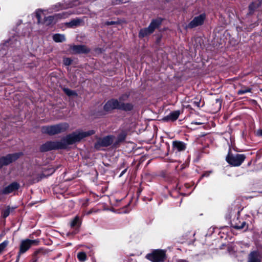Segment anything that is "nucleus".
Wrapping results in <instances>:
<instances>
[{"mask_svg":"<svg viewBox=\"0 0 262 262\" xmlns=\"http://www.w3.org/2000/svg\"><path fill=\"white\" fill-rule=\"evenodd\" d=\"M70 14H68L66 13H63L54 16H50L45 18V23L47 25H50L53 23H55L59 18H66Z\"/></svg>","mask_w":262,"mask_h":262,"instance_id":"9","label":"nucleus"},{"mask_svg":"<svg viewBox=\"0 0 262 262\" xmlns=\"http://www.w3.org/2000/svg\"><path fill=\"white\" fill-rule=\"evenodd\" d=\"M205 15L202 14L199 16L195 17L188 25V28H193L202 25L205 19Z\"/></svg>","mask_w":262,"mask_h":262,"instance_id":"8","label":"nucleus"},{"mask_svg":"<svg viewBox=\"0 0 262 262\" xmlns=\"http://www.w3.org/2000/svg\"><path fill=\"white\" fill-rule=\"evenodd\" d=\"M161 22L162 20L161 19L152 20L148 26L149 29L153 32L161 25Z\"/></svg>","mask_w":262,"mask_h":262,"instance_id":"17","label":"nucleus"},{"mask_svg":"<svg viewBox=\"0 0 262 262\" xmlns=\"http://www.w3.org/2000/svg\"><path fill=\"white\" fill-rule=\"evenodd\" d=\"M113 142V140L111 137L107 136L102 139H99L97 142L95 144V147L99 148L100 147H106L111 145Z\"/></svg>","mask_w":262,"mask_h":262,"instance_id":"10","label":"nucleus"},{"mask_svg":"<svg viewBox=\"0 0 262 262\" xmlns=\"http://www.w3.org/2000/svg\"><path fill=\"white\" fill-rule=\"evenodd\" d=\"M126 169H125L124 170H123L121 172V174L120 175V177H121L122 175H123L125 173V172H126Z\"/></svg>","mask_w":262,"mask_h":262,"instance_id":"34","label":"nucleus"},{"mask_svg":"<svg viewBox=\"0 0 262 262\" xmlns=\"http://www.w3.org/2000/svg\"><path fill=\"white\" fill-rule=\"evenodd\" d=\"M246 225L247 224L245 222H243L240 225H236L234 226V227L237 229H243L245 227H246V228L247 229L248 227L246 226Z\"/></svg>","mask_w":262,"mask_h":262,"instance_id":"23","label":"nucleus"},{"mask_svg":"<svg viewBox=\"0 0 262 262\" xmlns=\"http://www.w3.org/2000/svg\"><path fill=\"white\" fill-rule=\"evenodd\" d=\"M146 258L152 262H163L166 258L165 252L162 250H155L147 254Z\"/></svg>","mask_w":262,"mask_h":262,"instance_id":"4","label":"nucleus"},{"mask_svg":"<svg viewBox=\"0 0 262 262\" xmlns=\"http://www.w3.org/2000/svg\"><path fill=\"white\" fill-rule=\"evenodd\" d=\"M20 187L19 184L17 182H13L8 186L5 187L2 191L3 194H7L17 190Z\"/></svg>","mask_w":262,"mask_h":262,"instance_id":"12","label":"nucleus"},{"mask_svg":"<svg viewBox=\"0 0 262 262\" xmlns=\"http://www.w3.org/2000/svg\"><path fill=\"white\" fill-rule=\"evenodd\" d=\"M42 14V12L41 11H37L36 13V16L38 19V22L40 23L41 21V15Z\"/></svg>","mask_w":262,"mask_h":262,"instance_id":"29","label":"nucleus"},{"mask_svg":"<svg viewBox=\"0 0 262 262\" xmlns=\"http://www.w3.org/2000/svg\"><path fill=\"white\" fill-rule=\"evenodd\" d=\"M193 103L194 106H196L197 107H200V101H193Z\"/></svg>","mask_w":262,"mask_h":262,"instance_id":"32","label":"nucleus"},{"mask_svg":"<svg viewBox=\"0 0 262 262\" xmlns=\"http://www.w3.org/2000/svg\"><path fill=\"white\" fill-rule=\"evenodd\" d=\"M83 24V20L79 18H76L71 20L70 22L67 23L66 25L70 28H74L80 26Z\"/></svg>","mask_w":262,"mask_h":262,"instance_id":"16","label":"nucleus"},{"mask_svg":"<svg viewBox=\"0 0 262 262\" xmlns=\"http://www.w3.org/2000/svg\"><path fill=\"white\" fill-rule=\"evenodd\" d=\"M63 90L64 93L69 96L77 95V94L75 91L71 90L69 89H64Z\"/></svg>","mask_w":262,"mask_h":262,"instance_id":"22","label":"nucleus"},{"mask_svg":"<svg viewBox=\"0 0 262 262\" xmlns=\"http://www.w3.org/2000/svg\"><path fill=\"white\" fill-rule=\"evenodd\" d=\"M95 133L93 130L88 131L76 130L72 134L67 135L61 141L47 142L41 146L42 151H49L53 149H64L69 145L79 142L84 138L93 135Z\"/></svg>","mask_w":262,"mask_h":262,"instance_id":"1","label":"nucleus"},{"mask_svg":"<svg viewBox=\"0 0 262 262\" xmlns=\"http://www.w3.org/2000/svg\"><path fill=\"white\" fill-rule=\"evenodd\" d=\"M172 148L174 151L181 152L184 151L186 148V144L180 141H174L172 143Z\"/></svg>","mask_w":262,"mask_h":262,"instance_id":"13","label":"nucleus"},{"mask_svg":"<svg viewBox=\"0 0 262 262\" xmlns=\"http://www.w3.org/2000/svg\"><path fill=\"white\" fill-rule=\"evenodd\" d=\"M180 114V113L179 111H173L163 118V120L165 121H174L178 118Z\"/></svg>","mask_w":262,"mask_h":262,"instance_id":"15","label":"nucleus"},{"mask_svg":"<svg viewBox=\"0 0 262 262\" xmlns=\"http://www.w3.org/2000/svg\"><path fill=\"white\" fill-rule=\"evenodd\" d=\"M152 32L151 31V30L149 29V27L143 28L140 30L139 33V37H144L147 35H149V34H151Z\"/></svg>","mask_w":262,"mask_h":262,"instance_id":"18","label":"nucleus"},{"mask_svg":"<svg viewBox=\"0 0 262 262\" xmlns=\"http://www.w3.org/2000/svg\"><path fill=\"white\" fill-rule=\"evenodd\" d=\"M251 89L249 88L244 87L242 88L241 90H238L237 92V94L238 95H243L248 92H251Z\"/></svg>","mask_w":262,"mask_h":262,"instance_id":"21","label":"nucleus"},{"mask_svg":"<svg viewBox=\"0 0 262 262\" xmlns=\"http://www.w3.org/2000/svg\"><path fill=\"white\" fill-rule=\"evenodd\" d=\"M245 158L246 156L244 154L228 155L226 157V161L229 164L233 166H239L244 162Z\"/></svg>","mask_w":262,"mask_h":262,"instance_id":"5","label":"nucleus"},{"mask_svg":"<svg viewBox=\"0 0 262 262\" xmlns=\"http://www.w3.org/2000/svg\"><path fill=\"white\" fill-rule=\"evenodd\" d=\"M129 97V95L127 94H125L121 96L119 99L118 100L119 102H124V101H126Z\"/></svg>","mask_w":262,"mask_h":262,"instance_id":"27","label":"nucleus"},{"mask_svg":"<svg viewBox=\"0 0 262 262\" xmlns=\"http://www.w3.org/2000/svg\"><path fill=\"white\" fill-rule=\"evenodd\" d=\"M69 127L67 123H61L54 125L44 126L41 127L42 133L54 135L66 131Z\"/></svg>","mask_w":262,"mask_h":262,"instance_id":"3","label":"nucleus"},{"mask_svg":"<svg viewBox=\"0 0 262 262\" xmlns=\"http://www.w3.org/2000/svg\"><path fill=\"white\" fill-rule=\"evenodd\" d=\"M257 7V4H255L253 3L251 4L249 6L250 13H252L254 10V9H256Z\"/></svg>","mask_w":262,"mask_h":262,"instance_id":"28","label":"nucleus"},{"mask_svg":"<svg viewBox=\"0 0 262 262\" xmlns=\"http://www.w3.org/2000/svg\"><path fill=\"white\" fill-rule=\"evenodd\" d=\"M103 108L106 112H110L114 109L130 111L133 109V105L129 103H125L122 102H119L118 99H112L105 103Z\"/></svg>","mask_w":262,"mask_h":262,"instance_id":"2","label":"nucleus"},{"mask_svg":"<svg viewBox=\"0 0 262 262\" xmlns=\"http://www.w3.org/2000/svg\"><path fill=\"white\" fill-rule=\"evenodd\" d=\"M39 241L38 239H26L21 241L20 247L19 255H18L17 259H19V255L26 252L32 245H38L39 244Z\"/></svg>","mask_w":262,"mask_h":262,"instance_id":"6","label":"nucleus"},{"mask_svg":"<svg viewBox=\"0 0 262 262\" xmlns=\"http://www.w3.org/2000/svg\"><path fill=\"white\" fill-rule=\"evenodd\" d=\"M128 1H129V0H115L114 3V4L117 5L119 4L126 3Z\"/></svg>","mask_w":262,"mask_h":262,"instance_id":"31","label":"nucleus"},{"mask_svg":"<svg viewBox=\"0 0 262 262\" xmlns=\"http://www.w3.org/2000/svg\"><path fill=\"white\" fill-rule=\"evenodd\" d=\"M12 211V209H11L10 207H8L6 209L3 211V215L4 217H7L9 214L10 211Z\"/></svg>","mask_w":262,"mask_h":262,"instance_id":"25","label":"nucleus"},{"mask_svg":"<svg viewBox=\"0 0 262 262\" xmlns=\"http://www.w3.org/2000/svg\"><path fill=\"white\" fill-rule=\"evenodd\" d=\"M21 154L15 153L13 154H9L5 157H3L0 158V168L4 165H7L12 163L13 161L17 159Z\"/></svg>","mask_w":262,"mask_h":262,"instance_id":"7","label":"nucleus"},{"mask_svg":"<svg viewBox=\"0 0 262 262\" xmlns=\"http://www.w3.org/2000/svg\"><path fill=\"white\" fill-rule=\"evenodd\" d=\"M63 62L66 66H69L71 64L72 60L69 58H66L63 59Z\"/></svg>","mask_w":262,"mask_h":262,"instance_id":"30","label":"nucleus"},{"mask_svg":"<svg viewBox=\"0 0 262 262\" xmlns=\"http://www.w3.org/2000/svg\"><path fill=\"white\" fill-rule=\"evenodd\" d=\"M262 256L258 251H251L248 255L247 262H261Z\"/></svg>","mask_w":262,"mask_h":262,"instance_id":"11","label":"nucleus"},{"mask_svg":"<svg viewBox=\"0 0 262 262\" xmlns=\"http://www.w3.org/2000/svg\"><path fill=\"white\" fill-rule=\"evenodd\" d=\"M192 124H196V125H200V124H202V123H200V122H192Z\"/></svg>","mask_w":262,"mask_h":262,"instance_id":"35","label":"nucleus"},{"mask_svg":"<svg viewBox=\"0 0 262 262\" xmlns=\"http://www.w3.org/2000/svg\"><path fill=\"white\" fill-rule=\"evenodd\" d=\"M177 262H187V261H186L185 260H183V259H179L177 260Z\"/></svg>","mask_w":262,"mask_h":262,"instance_id":"36","label":"nucleus"},{"mask_svg":"<svg viewBox=\"0 0 262 262\" xmlns=\"http://www.w3.org/2000/svg\"><path fill=\"white\" fill-rule=\"evenodd\" d=\"M74 53H85L89 52V49L84 45H74L71 47Z\"/></svg>","mask_w":262,"mask_h":262,"instance_id":"14","label":"nucleus"},{"mask_svg":"<svg viewBox=\"0 0 262 262\" xmlns=\"http://www.w3.org/2000/svg\"><path fill=\"white\" fill-rule=\"evenodd\" d=\"M32 262H36V260H33Z\"/></svg>","mask_w":262,"mask_h":262,"instance_id":"39","label":"nucleus"},{"mask_svg":"<svg viewBox=\"0 0 262 262\" xmlns=\"http://www.w3.org/2000/svg\"><path fill=\"white\" fill-rule=\"evenodd\" d=\"M211 173V171H207L205 172L203 175L202 177H208L209 176L210 173Z\"/></svg>","mask_w":262,"mask_h":262,"instance_id":"33","label":"nucleus"},{"mask_svg":"<svg viewBox=\"0 0 262 262\" xmlns=\"http://www.w3.org/2000/svg\"><path fill=\"white\" fill-rule=\"evenodd\" d=\"M79 222V218L78 216H76L71 223V226L73 227L76 226Z\"/></svg>","mask_w":262,"mask_h":262,"instance_id":"26","label":"nucleus"},{"mask_svg":"<svg viewBox=\"0 0 262 262\" xmlns=\"http://www.w3.org/2000/svg\"><path fill=\"white\" fill-rule=\"evenodd\" d=\"M53 40L56 42H61L66 40V37L64 35L60 34H55L53 36Z\"/></svg>","mask_w":262,"mask_h":262,"instance_id":"19","label":"nucleus"},{"mask_svg":"<svg viewBox=\"0 0 262 262\" xmlns=\"http://www.w3.org/2000/svg\"><path fill=\"white\" fill-rule=\"evenodd\" d=\"M259 134L260 135V136H262V129L260 130L259 132Z\"/></svg>","mask_w":262,"mask_h":262,"instance_id":"37","label":"nucleus"},{"mask_svg":"<svg viewBox=\"0 0 262 262\" xmlns=\"http://www.w3.org/2000/svg\"><path fill=\"white\" fill-rule=\"evenodd\" d=\"M8 241H5L1 244H0V253L5 249V248L8 246Z\"/></svg>","mask_w":262,"mask_h":262,"instance_id":"24","label":"nucleus"},{"mask_svg":"<svg viewBox=\"0 0 262 262\" xmlns=\"http://www.w3.org/2000/svg\"><path fill=\"white\" fill-rule=\"evenodd\" d=\"M91 212H92L91 211H89L86 214L88 215V214H90V213H91Z\"/></svg>","mask_w":262,"mask_h":262,"instance_id":"38","label":"nucleus"},{"mask_svg":"<svg viewBox=\"0 0 262 262\" xmlns=\"http://www.w3.org/2000/svg\"><path fill=\"white\" fill-rule=\"evenodd\" d=\"M77 258L79 261L83 262L86 260V255L85 253L83 252H80L77 254Z\"/></svg>","mask_w":262,"mask_h":262,"instance_id":"20","label":"nucleus"}]
</instances>
